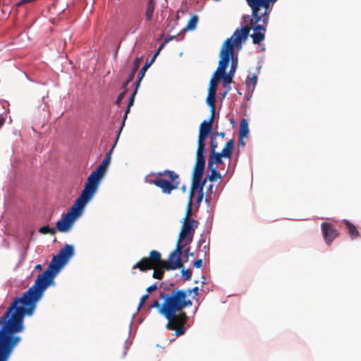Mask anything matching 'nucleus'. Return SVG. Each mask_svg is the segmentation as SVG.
<instances>
[{
  "label": "nucleus",
  "instance_id": "obj_1",
  "mask_svg": "<svg viewBox=\"0 0 361 361\" xmlns=\"http://www.w3.org/2000/svg\"><path fill=\"white\" fill-rule=\"evenodd\" d=\"M74 254L72 245H66L54 256L47 269L39 274L33 286L21 297H16L6 312L0 317V361H8L21 341L19 335L25 330L24 318L33 314L37 302L44 290L54 284V279Z\"/></svg>",
  "mask_w": 361,
  "mask_h": 361
},
{
  "label": "nucleus",
  "instance_id": "obj_2",
  "mask_svg": "<svg viewBox=\"0 0 361 361\" xmlns=\"http://www.w3.org/2000/svg\"><path fill=\"white\" fill-rule=\"evenodd\" d=\"M159 298L163 300L161 314L167 320L166 328L175 331L176 336L183 335L186 331L185 323L188 317L183 310L192 305V301L186 298L184 290H173L170 293H160Z\"/></svg>",
  "mask_w": 361,
  "mask_h": 361
},
{
  "label": "nucleus",
  "instance_id": "obj_3",
  "mask_svg": "<svg viewBox=\"0 0 361 361\" xmlns=\"http://www.w3.org/2000/svg\"><path fill=\"white\" fill-rule=\"evenodd\" d=\"M92 198L85 191H82L80 197L76 200L70 210L62 215V218L56 223V231L68 232L72 227L75 221L81 215L86 204Z\"/></svg>",
  "mask_w": 361,
  "mask_h": 361
},
{
  "label": "nucleus",
  "instance_id": "obj_4",
  "mask_svg": "<svg viewBox=\"0 0 361 361\" xmlns=\"http://www.w3.org/2000/svg\"><path fill=\"white\" fill-rule=\"evenodd\" d=\"M185 247H186L185 244L177 242L176 249L169 255L167 260L161 259V255L159 251L152 250L149 254L147 262H149V264H151L152 263L161 262L166 270H175L181 268L183 266L181 261V255Z\"/></svg>",
  "mask_w": 361,
  "mask_h": 361
},
{
  "label": "nucleus",
  "instance_id": "obj_5",
  "mask_svg": "<svg viewBox=\"0 0 361 361\" xmlns=\"http://www.w3.org/2000/svg\"><path fill=\"white\" fill-rule=\"evenodd\" d=\"M277 0H245L252 11V18L250 25H255L262 21L267 25L272 6Z\"/></svg>",
  "mask_w": 361,
  "mask_h": 361
},
{
  "label": "nucleus",
  "instance_id": "obj_6",
  "mask_svg": "<svg viewBox=\"0 0 361 361\" xmlns=\"http://www.w3.org/2000/svg\"><path fill=\"white\" fill-rule=\"evenodd\" d=\"M114 145H116V143ZM114 146L115 145H114L109 152L106 154L102 162L97 166L96 170L92 172V173L87 178V181L85 185L83 191L92 197L96 192L99 182L105 174L106 169L110 164L111 152Z\"/></svg>",
  "mask_w": 361,
  "mask_h": 361
},
{
  "label": "nucleus",
  "instance_id": "obj_7",
  "mask_svg": "<svg viewBox=\"0 0 361 361\" xmlns=\"http://www.w3.org/2000/svg\"><path fill=\"white\" fill-rule=\"evenodd\" d=\"M220 60L219 61V66L216 71V75H220L223 79L224 83H231L233 75L226 73V69L228 66L231 59H233L234 56V49L231 43V39H227L220 51Z\"/></svg>",
  "mask_w": 361,
  "mask_h": 361
},
{
  "label": "nucleus",
  "instance_id": "obj_8",
  "mask_svg": "<svg viewBox=\"0 0 361 361\" xmlns=\"http://www.w3.org/2000/svg\"><path fill=\"white\" fill-rule=\"evenodd\" d=\"M154 176L157 177L168 176L170 180L159 178L149 181L150 183L161 188L164 193L170 195L173 190L178 188L180 184L179 176L174 171L165 170L155 173Z\"/></svg>",
  "mask_w": 361,
  "mask_h": 361
},
{
  "label": "nucleus",
  "instance_id": "obj_9",
  "mask_svg": "<svg viewBox=\"0 0 361 361\" xmlns=\"http://www.w3.org/2000/svg\"><path fill=\"white\" fill-rule=\"evenodd\" d=\"M235 142L233 139L228 140L226 145H224L223 149L220 152H213L209 153V157L208 159V168L216 167V164H221L223 162L222 158H228L231 159L233 149H234Z\"/></svg>",
  "mask_w": 361,
  "mask_h": 361
},
{
  "label": "nucleus",
  "instance_id": "obj_10",
  "mask_svg": "<svg viewBox=\"0 0 361 361\" xmlns=\"http://www.w3.org/2000/svg\"><path fill=\"white\" fill-rule=\"evenodd\" d=\"M149 257H142L138 262L133 266V269H138L140 271L145 272L149 269H153L152 276L157 279H162L164 275L165 267L162 266V264L160 262L154 263V264H149L147 262Z\"/></svg>",
  "mask_w": 361,
  "mask_h": 361
},
{
  "label": "nucleus",
  "instance_id": "obj_11",
  "mask_svg": "<svg viewBox=\"0 0 361 361\" xmlns=\"http://www.w3.org/2000/svg\"><path fill=\"white\" fill-rule=\"evenodd\" d=\"M209 135L199 130L197 138V149L196 152V161L194 168L195 173H200L205 167V140Z\"/></svg>",
  "mask_w": 361,
  "mask_h": 361
},
{
  "label": "nucleus",
  "instance_id": "obj_12",
  "mask_svg": "<svg viewBox=\"0 0 361 361\" xmlns=\"http://www.w3.org/2000/svg\"><path fill=\"white\" fill-rule=\"evenodd\" d=\"M198 225L199 222L197 220H183L177 242L182 243L183 241H185L183 244H185L186 246L188 245L192 241L195 229Z\"/></svg>",
  "mask_w": 361,
  "mask_h": 361
},
{
  "label": "nucleus",
  "instance_id": "obj_13",
  "mask_svg": "<svg viewBox=\"0 0 361 361\" xmlns=\"http://www.w3.org/2000/svg\"><path fill=\"white\" fill-rule=\"evenodd\" d=\"M203 173L204 170H202V171H201L200 173H195V168L193 169L189 200L192 201L195 191L198 190L197 204H200L204 197L203 187L207 181V179L205 178L203 181H202Z\"/></svg>",
  "mask_w": 361,
  "mask_h": 361
},
{
  "label": "nucleus",
  "instance_id": "obj_14",
  "mask_svg": "<svg viewBox=\"0 0 361 361\" xmlns=\"http://www.w3.org/2000/svg\"><path fill=\"white\" fill-rule=\"evenodd\" d=\"M250 30L251 27L247 25L245 27L238 28L235 30L233 35L228 38L231 39V43L234 49L235 46H236L238 49L241 48L242 42L247 38Z\"/></svg>",
  "mask_w": 361,
  "mask_h": 361
},
{
  "label": "nucleus",
  "instance_id": "obj_15",
  "mask_svg": "<svg viewBox=\"0 0 361 361\" xmlns=\"http://www.w3.org/2000/svg\"><path fill=\"white\" fill-rule=\"evenodd\" d=\"M322 235L326 243L329 245L338 236V232L336 228L329 222H323L321 224Z\"/></svg>",
  "mask_w": 361,
  "mask_h": 361
},
{
  "label": "nucleus",
  "instance_id": "obj_16",
  "mask_svg": "<svg viewBox=\"0 0 361 361\" xmlns=\"http://www.w3.org/2000/svg\"><path fill=\"white\" fill-rule=\"evenodd\" d=\"M251 28H253L254 32L251 35L252 38V42L255 44H260L262 41H264L265 38V32H266V25L263 23V25H258V23L255 25H250V21L249 22V25Z\"/></svg>",
  "mask_w": 361,
  "mask_h": 361
},
{
  "label": "nucleus",
  "instance_id": "obj_17",
  "mask_svg": "<svg viewBox=\"0 0 361 361\" xmlns=\"http://www.w3.org/2000/svg\"><path fill=\"white\" fill-rule=\"evenodd\" d=\"M142 19L140 16L130 17L126 24L125 29L128 33H135L140 27Z\"/></svg>",
  "mask_w": 361,
  "mask_h": 361
},
{
  "label": "nucleus",
  "instance_id": "obj_18",
  "mask_svg": "<svg viewBox=\"0 0 361 361\" xmlns=\"http://www.w3.org/2000/svg\"><path fill=\"white\" fill-rule=\"evenodd\" d=\"M137 89L138 87H137L135 86V88L132 94V95L130 96V99H129V101H128V106H127V109L126 110V112L124 114V116H123V121H122V124L121 126V128L118 132V135H117V137H116V142H117L119 136H120V134L122 131V129L125 125V122H126V120L127 118V116H128V114H129L130 112V107L133 105V103H134V101H135V94H137Z\"/></svg>",
  "mask_w": 361,
  "mask_h": 361
},
{
  "label": "nucleus",
  "instance_id": "obj_19",
  "mask_svg": "<svg viewBox=\"0 0 361 361\" xmlns=\"http://www.w3.org/2000/svg\"><path fill=\"white\" fill-rule=\"evenodd\" d=\"M137 89L138 87H137L135 86V88L132 94V95L130 96V99H129V101H128V106H127V109L126 110V112L124 114V116H123V121H122V124L121 126V128L118 132V135H117V137H116V142H117L119 136H120V134L122 131V129L125 125V122H126V120L127 118V116H128V114H129L130 112V107L133 105V103H134V101H135V94H137Z\"/></svg>",
  "mask_w": 361,
  "mask_h": 361
},
{
  "label": "nucleus",
  "instance_id": "obj_20",
  "mask_svg": "<svg viewBox=\"0 0 361 361\" xmlns=\"http://www.w3.org/2000/svg\"><path fill=\"white\" fill-rule=\"evenodd\" d=\"M341 223L345 225L346 231L352 240L357 239L360 237V232L356 226L347 219H343Z\"/></svg>",
  "mask_w": 361,
  "mask_h": 361
},
{
  "label": "nucleus",
  "instance_id": "obj_21",
  "mask_svg": "<svg viewBox=\"0 0 361 361\" xmlns=\"http://www.w3.org/2000/svg\"><path fill=\"white\" fill-rule=\"evenodd\" d=\"M155 6H156V2L154 0H149L148 1L146 11H145V17H146V20L147 21H149L152 20V18L153 17V13H154V11L155 8Z\"/></svg>",
  "mask_w": 361,
  "mask_h": 361
},
{
  "label": "nucleus",
  "instance_id": "obj_22",
  "mask_svg": "<svg viewBox=\"0 0 361 361\" xmlns=\"http://www.w3.org/2000/svg\"><path fill=\"white\" fill-rule=\"evenodd\" d=\"M257 82V76L253 73L250 76H247L245 80V85L249 91L253 92Z\"/></svg>",
  "mask_w": 361,
  "mask_h": 361
},
{
  "label": "nucleus",
  "instance_id": "obj_23",
  "mask_svg": "<svg viewBox=\"0 0 361 361\" xmlns=\"http://www.w3.org/2000/svg\"><path fill=\"white\" fill-rule=\"evenodd\" d=\"M141 61H142V60L140 58H136L134 60L133 67L132 68L130 73L128 75V78L127 79V82H130L133 80L135 75L140 66Z\"/></svg>",
  "mask_w": 361,
  "mask_h": 361
},
{
  "label": "nucleus",
  "instance_id": "obj_24",
  "mask_svg": "<svg viewBox=\"0 0 361 361\" xmlns=\"http://www.w3.org/2000/svg\"><path fill=\"white\" fill-rule=\"evenodd\" d=\"M220 79H221V75H217L216 73L215 72L214 73L212 78L210 80L209 87L208 91L216 92V88H217L219 81Z\"/></svg>",
  "mask_w": 361,
  "mask_h": 361
},
{
  "label": "nucleus",
  "instance_id": "obj_25",
  "mask_svg": "<svg viewBox=\"0 0 361 361\" xmlns=\"http://www.w3.org/2000/svg\"><path fill=\"white\" fill-rule=\"evenodd\" d=\"M249 133L248 123L245 118H243L240 124L239 136L247 137Z\"/></svg>",
  "mask_w": 361,
  "mask_h": 361
},
{
  "label": "nucleus",
  "instance_id": "obj_26",
  "mask_svg": "<svg viewBox=\"0 0 361 361\" xmlns=\"http://www.w3.org/2000/svg\"><path fill=\"white\" fill-rule=\"evenodd\" d=\"M216 94L215 92H209L208 91V95L207 97V103L210 107V109H215V103H216Z\"/></svg>",
  "mask_w": 361,
  "mask_h": 361
},
{
  "label": "nucleus",
  "instance_id": "obj_27",
  "mask_svg": "<svg viewBox=\"0 0 361 361\" xmlns=\"http://www.w3.org/2000/svg\"><path fill=\"white\" fill-rule=\"evenodd\" d=\"M198 22V18L197 16H193L190 18L189 21L188 22L186 26L184 28V30H193L195 29L197 24Z\"/></svg>",
  "mask_w": 361,
  "mask_h": 361
},
{
  "label": "nucleus",
  "instance_id": "obj_28",
  "mask_svg": "<svg viewBox=\"0 0 361 361\" xmlns=\"http://www.w3.org/2000/svg\"><path fill=\"white\" fill-rule=\"evenodd\" d=\"M199 130L209 135L212 130V126L210 125V123H206V120H204L200 124Z\"/></svg>",
  "mask_w": 361,
  "mask_h": 361
},
{
  "label": "nucleus",
  "instance_id": "obj_29",
  "mask_svg": "<svg viewBox=\"0 0 361 361\" xmlns=\"http://www.w3.org/2000/svg\"><path fill=\"white\" fill-rule=\"evenodd\" d=\"M219 147V143L217 142L216 137L215 135H210V147H209V153L216 152V149Z\"/></svg>",
  "mask_w": 361,
  "mask_h": 361
},
{
  "label": "nucleus",
  "instance_id": "obj_30",
  "mask_svg": "<svg viewBox=\"0 0 361 361\" xmlns=\"http://www.w3.org/2000/svg\"><path fill=\"white\" fill-rule=\"evenodd\" d=\"M217 167L208 168L211 171V174L208 176L210 181H214L217 178H221V174L216 170Z\"/></svg>",
  "mask_w": 361,
  "mask_h": 361
},
{
  "label": "nucleus",
  "instance_id": "obj_31",
  "mask_svg": "<svg viewBox=\"0 0 361 361\" xmlns=\"http://www.w3.org/2000/svg\"><path fill=\"white\" fill-rule=\"evenodd\" d=\"M39 232L42 234H51V235H54L56 233V228L54 227H49V226H42L39 229Z\"/></svg>",
  "mask_w": 361,
  "mask_h": 361
},
{
  "label": "nucleus",
  "instance_id": "obj_32",
  "mask_svg": "<svg viewBox=\"0 0 361 361\" xmlns=\"http://www.w3.org/2000/svg\"><path fill=\"white\" fill-rule=\"evenodd\" d=\"M192 202L191 200H189L187 205L186 214L185 217L183 218V220H193L192 219H191V216L192 215Z\"/></svg>",
  "mask_w": 361,
  "mask_h": 361
},
{
  "label": "nucleus",
  "instance_id": "obj_33",
  "mask_svg": "<svg viewBox=\"0 0 361 361\" xmlns=\"http://www.w3.org/2000/svg\"><path fill=\"white\" fill-rule=\"evenodd\" d=\"M147 71V66H143L142 68V69L140 70V73L138 74L137 80V81L135 82V86L137 87H139L140 82L142 80L143 77L145 76V74Z\"/></svg>",
  "mask_w": 361,
  "mask_h": 361
},
{
  "label": "nucleus",
  "instance_id": "obj_34",
  "mask_svg": "<svg viewBox=\"0 0 361 361\" xmlns=\"http://www.w3.org/2000/svg\"><path fill=\"white\" fill-rule=\"evenodd\" d=\"M182 274L184 280L188 281L191 279L192 271L190 269L182 270Z\"/></svg>",
  "mask_w": 361,
  "mask_h": 361
},
{
  "label": "nucleus",
  "instance_id": "obj_35",
  "mask_svg": "<svg viewBox=\"0 0 361 361\" xmlns=\"http://www.w3.org/2000/svg\"><path fill=\"white\" fill-rule=\"evenodd\" d=\"M161 304L159 303L158 300H154L152 304L149 305V308H157L158 309V312L161 314Z\"/></svg>",
  "mask_w": 361,
  "mask_h": 361
},
{
  "label": "nucleus",
  "instance_id": "obj_36",
  "mask_svg": "<svg viewBox=\"0 0 361 361\" xmlns=\"http://www.w3.org/2000/svg\"><path fill=\"white\" fill-rule=\"evenodd\" d=\"M126 93V90H123L122 92L119 94L116 100V104L119 105L121 101L123 99L125 94Z\"/></svg>",
  "mask_w": 361,
  "mask_h": 361
},
{
  "label": "nucleus",
  "instance_id": "obj_37",
  "mask_svg": "<svg viewBox=\"0 0 361 361\" xmlns=\"http://www.w3.org/2000/svg\"><path fill=\"white\" fill-rule=\"evenodd\" d=\"M149 298V294L146 293L143 295L140 300V304L138 308L140 309L142 306H143L146 302V300Z\"/></svg>",
  "mask_w": 361,
  "mask_h": 361
},
{
  "label": "nucleus",
  "instance_id": "obj_38",
  "mask_svg": "<svg viewBox=\"0 0 361 361\" xmlns=\"http://www.w3.org/2000/svg\"><path fill=\"white\" fill-rule=\"evenodd\" d=\"M210 111H211V116H210L209 120L206 121V123H210V125L212 126L214 121V118H215V109H214V110L212 109H210Z\"/></svg>",
  "mask_w": 361,
  "mask_h": 361
},
{
  "label": "nucleus",
  "instance_id": "obj_39",
  "mask_svg": "<svg viewBox=\"0 0 361 361\" xmlns=\"http://www.w3.org/2000/svg\"><path fill=\"white\" fill-rule=\"evenodd\" d=\"M176 38L175 36H173V37H170L169 38H166L164 42L160 44V46L159 47V51H161L165 46L166 44L172 39H174Z\"/></svg>",
  "mask_w": 361,
  "mask_h": 361
},
{
  "label": "nucleus",
  "instance_id": "obj_40",
  "mask_svg": "<svg viewBox=\"0 0 361 361\" xmlns=\"http://www.w3.org/2000/svg\"><path fill=\"white\" fill-rule=\"evenodd\" d=\"M157 288H158V287H157V283H154L153 285H152V286H149V287L147 288V290H147V293L149 294V293H152V292H154V291L157 290Z\"/></svg>",
  "mask_w": 361,
  "mask_h": 361
},
{
  "label": "nucleus",
  "instance_id": "obj_41",
  "mask_svg": "<svg viewBox=\"0 0 361 361\" xmlns=\"http://www.w3.org/2000/svg\"><path fill=\"white\" fill-rule=\"evenodd\" d=\"M202 251L204 253V257H206L207 256H209V243H207V245L203 246Z\"/></svg>",
  "mask_w": 361,
  "mask_h": 361
},
{
  "label": "nucleus",
  "instance_id": "obj_42",
  "mask_svg": "<svg viewBox=\"0 0 361 361\" xmlns=\"http://www.w3.org/2000/svg\"><path fill=\"white\" fill-rule=\"evenodd\" d=\"M194 266L196 268H201L202 266V259H197L194 262Z\"/></svg>",
  "mask_w": 361,
  "mask_h": 361
},
{
  "label": "nucleus",
  "instance_id": "obj_43",
  "mask_svg": "<svg viewBox=\"0 0 361 361\" xmlns=\"http://www.w3.org/2000/svg\"><path fill=\"white\" fill-rule=\"evenodd\" d=\"M212 135H215V137H217L218 136H219L221 138H224L225 137L224 132H220V133L216 132V133H213Z\"/></svg>",
  "mask_w": 361,
  "mask_h": 361
},
{
  "label": "nucleus",
  "instance_id": "obj_44",
  "mask_svg": "<svg viewBox=\"0 0 361 361\" xmlns=\"http://www.w3.org/2000/svg\"><path fill=\"white\" fill-rule=\"evenodd\" d=\"M244 137H241V136H239V140H238V145L241 147H244L245 145V142H244Z\"/></svg>",
  "mask_w": 361,
  "mask_h": 361
},
{
  "label": "nucleus",
  "instance_id": "obj_45",
  "mask_svg": "<svg viewBox=\"0 0 361 361\" xmlns=\"http://www.w3.org/2000/svg\"><path fill=\"white\" fill-rule=\"evenodd\" d=\"M235 68H236V66L233 62L231 68L228 74H231L232 75H233V74H234V73L235 71Z\"/></svg>",
  "mask_w": 361,
  "mask_h": 361
},
{
  "label": "nucleus",
  "instance_id": "obj_46",
  "mask_svg": "<svg viewBox=\"0 0 361 361\" xmlns=\"http://www.w3.org/2000/svg\"><path fill=\"white\" fill-rule=\"evenodd\" d=\"M5 121V118L3 116L0 115V128L4 125Z\"/></svg>",
  "mask_w": 361,
  "mask_h": 361
},
{
  "label": "nucleus",
  "instance_id": "obj_47",
  "mask_svg": "<svg viewBox=\"0 0 361 361\" xmlns=\"http://www.w3.org/2000/svg\"><path fill=\"white\" fill-rule=\"evenodd\" d=\"M183 251L186 252V255H185L186 257L193 255L192 253L189 252V247H188L187 248H185V247Z\"/></svg>",
  "mask_w": 361,
  "mask_h": 361
},
{
  "label": "nucleus",
  "instance_id": "obj_48",
  "mask_svg": "<svg viewBox=\"0 0 361 361\" xmlns=\"http://www.w3.org/2000/svg\"><path fill=\"white\" fill-rule=\"evenodd\" d=\"M191 291H192V293H195V296L198 295V291H199L198 287H194L193 288L191 289Z\"/></svg>",
  "mask_w": 361,
  "mask_h": 361
},
{
  "label": "nucleus",
  "instance_id": "obj_49",
  "mask_svg": "<svg viewBox=\"0 0 361 361\" xmlns=\"http://www.w3.org/2000/svg\"><path fill=\"white\" fill-rule=\"evenodd\" d=\"M185 293L186 294V298H188V296L190 295L192 293L191 289L189 288L187 290H185Z\"/></svg>",
  "mask_w": 361,
  "mask_h": 361
},
{
  "label": "nucleus",
  "instance_id": "obj_50",
  "mask_svg": "<svg viewBox=\"0 0 361 361\" xmlns=\"http://www.w3.org/2000/svg\"><path fill=\"white\" fill-rule=\"evenodd\" d=\"M159 52H160V51H159V49H158L157 51L154 54V56L152 59V61H154V60L156 59V57L159 55Z\"/></svg>",
  "mask_w": 361,
  "mask_h": 361
},
{
  "label": "nucleus",
  "instance_id": "obj_51",
  "mask_svg": "<svg viewBox=\"0 0 361 361\" xmlns=\"http://www.w3.org/2000/svg\"><path fill=\"white\" fill-rule=\"evenodd\" d=\"M35 269L38 271H42V267L41 264H37L36 267H35Z\"/></svg>",
  "mask_w": 361,
  "mask_h": 361
},
{
  "label": "nucleus",
  "instance_id": "obj_52",
  "mask_svg": "<svg viewBox=\"0 0 361 361\" xmlns=\"http://www.w3.org/2000/svg\"><path fill=\"white\" fill-rule=\"evenodd\" d=\"M130 82H127V80L123 84V88L127 90V86Z\"/></svg>",
  "mask_w": 361,
  "mask_h": 361
},
{
  "label": "nucleus",
  "instance_id": "obj_53",
  "mask_svg": "<svg viewBox=\"0 0 361 361\" xmlns=\"http://www.w3.org/2000/svg\"><path fill=\"white\" fill-rule=\"evenodd\" d=\"M152 62H153V61H151L150 62H149V63H148V62H147V63L144 65V66H147V69H148V68H149V66H151V64L152 63Z\"/></svg>",
  "mask_w": 361,
  "mask_h": 361
},
{
  "label": "nucleus",
  "instance_id": "obj_54",
  "mask_svg": "<svg viewBox=\"0 0 361 361\" xmlns=\"http://www.w3.org/2000/svg\"><path fill=\"white\" fill-rule=\"evenodd\" d=\"M204 242H205V240H200L199 241V244L200 245L202 243H204Z\"/></svg>",
  "mask_w": 361,
  "mask_h": 361
},
{
  "label": "nucleus",
  "instance_id": "obj_55",
  "mask_svg": "<svg viewBox=\"0 0 361 361\" xmlns=\"http://www.w3.org/2000/svg\"><path fill=\"white\" fill-rule=\"evenodd\" d=\"M247 18H249L250 17H249V16H247ZM246 18H247V17H244V20H245V21L246 20Z\"/></svg>",
  "mask_w": 361,
  "mask_h": 361
}]
</instances>
